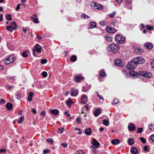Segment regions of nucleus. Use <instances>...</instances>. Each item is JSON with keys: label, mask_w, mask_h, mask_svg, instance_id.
<instances>
[{"label": "nucleus", "mask_w": 154, "mask_h": 154, "mask_svg": "<svg viewBox=\"0 0 154 154\" xmlns=\"http://www.w3.org/2000/svg\"><path fill=\"white\" fill-rule=\"evenodd\" d=\"M143 149L145 151H149L148 147L147 146H144Z\"/></svg>", "instance_id": "052dcab7"}, {"label": "nucleus", "mask_w": 154, "mask_h": 154, "mask_svg": "<svg viewBox=\"0 0 154 154\" xmlns=\"http://www.w3.org/2000/svg\"><path fill=\"white\" fill-rule=\"evenodd\" d=\"M77 57L75 56H72L70 58V60L72 62H74L76 60Z\"/></svg>", "instance_id": "72a5a7b5"}, {"label": "nucleus", "mask_w": 154, "mask_h": 154, "mask_svg": "<svg viewBox=\"0 0 154 154\" xmlns=\"http://www.w3.org/2000/svg\"><path fill=\"white\" fill-rule=\"evenodd\" d=\"M76 121L79 124H80L82 122L81 119L80 118H77L76 119Z\"/></svg>", "instance_id": "8fccbe9b"}, {"label": "nucleus", "mask_w": 154, "mask_h": 154, "mask_svg": "<svg viewBox=\"0 0 154 154\" xmlns=\"http://www.w3.org/2000/svg\"><path fill=\"white\" fill-rule=\"evenodd\" d=\"M42 75L44 77H46L47 75V72L45 71H44L42 73Z\"/></svg>", "instance_id": "de8ad7c7"}, {"label": "nucleus", "mask_w": 154, "mask_h": 154, "mask_svg": "<svg viewBox=\"0 0 154 154\" xmlns=\"http://www.w3.org/2000/svg\"><path fill=\"white\" fill-rule=\"evenodd\" d=\"M120 48V46L118 45L113 44L109 45L107 49L109 51H111L114 53L118 52Z\"/></svg>", "instance_id": "f257e3e1"}, {"label": "nucleus", "mask_w": 154, "mask_h": 154, "mask_svg": "<svg viewBox=\"0 0 154 154\" xmlns=\"http://www.w3.org/2000/svg\"><path fill=\"white\" fill-rule=\"evenodd\" d=\"M138 150L135 147H132L131 149V152L132 154H137Z\"/></svg>", "instance_id": "f3484780"}, {"label": "nucleus", "mask_w": 154, "mask_h": 154, "mask_svg": "<svg viewBox=\"0 0 154 154\" xmlns=\"http://www.w3.org/2000/svg\"><path fill=\"white\" fill-rule=\"evenodd\" d=\"M146 28L148 30H150L153 29V27L150 26H147Z\"/></svg>", "instance_id": "864d4df0"}, {"label": "nucleus", "mask_w": 154, "mask_h": 154, "mask_svg": "<svg viewBox=\"0 0 154 154\" xmlns=\"http://www.w3.org/2000/svg\"><path fill=\"white\" fill-rule=\"evenodd\" d=\"M50 112L53 115L56 116L58 115V110L54 109L53 110H51Z\"/></svg>", "instance_id": "a878e982"}, {"label": "nucleus", "mask_w": 154, "mask_h": 154, "mask_svg": "<svg viewBox=\"0 0 154 154\" xmlns=\"http://www.w3.org/2000/svg\"><path fill=\"white\" fill-rule=\"evenodd\" d=\"M16 59L15 57L13 55H11L4 60V62L6 64H8L15 61Z\"/></svg>", "instance_id": "20e7f679"}, {"label": "nucleus", "mask_w": 154, "mask_h": 154, "mask_svg": "<svg viewBox=\"0 0 154 154\" xmlns=\"http://www.w3.org/2000/svg\"><path fill=\"white\" fill-rule=\"evenodd\" d=\"M83 79V78L81 75H79L76 76L75 78V82H78L82 81Z\"/></svg>", "instance_id": "dca6fc26"}, {"label": "nucleus", "mask_w": 154, "mask_h": 154, "mask_svg": "<svg viewBox=\"0 0 154 154\" xmlns=\"http://www.w3.org/2000/svg\"><path fill=\"white\" fill-rule=\"evenodd\" d=\"M6 28L7 30L11 32H12L13 30H14L13 28L10 26H7Z\"/></svg>", "instance_id": "2f4dec72"}, {"label": "nucleus", "mask_w": 154, "mask_h": 154, "mask_svg": "<svg viewBox=\"0 0 154 154\" xmlns=\"http://www.w3.org/2000/svg\"><path fill=\"white\" fill-rule=\"evenodd\" d=\"M66 103L67 106L69 107L71 105L72 102L71 99L70 98H69L66 101Z\"/></svg>", "instance_id": "bb28decb"}, {"label": "nucleus", "mask_w": 154, "mask_h": 154, "mask_svg": "<svg viewBox=\"0 0 154 154\" xmlns=\"http://www.w3.org/2000/svg\"><path fill=\"white\" fill-rule=\"evenodd\" d=\"M140 139V140L142 143H145L146 142V139L143 137H140L139 138Z\"/></svg>", "instance_id": "79ce46f5"}, {"label": "nucleus", "mask_w": 154, "mask_h": 154, "mask_svg": "<svg viewBox=\"0 0 154 154\" xmlns=\"http://www.w3.org/2000/svg\"><path fill=\"white\" fill-rule=\"evenodd\" d=\"M144 46L149 50L151 49L153 47L152 45L149 42L146 43L144 44Z\"/></svg>", "instance_id": "ddd939ff"}, {"label": "nucleus", "mask_w": 154, "mask_h": 154, "mask_svg": "<svg viewBox=\"0 0 154 154\" xmlns=\"http://www.w3.org/2000/svg\"><path fill=\"white\" fill-rule=\"evenodd\" d=\"M120 143V140L118 139H115L112 141V143L113 145H117Z\"/></svg>", "instance_id": "6ab92c4d"}, {"label": "nucleus", "mask_w": 154, "mask_h": 154, "mask_svg": "<svg viewBox=\"0 0 154 154\" xmlns=\"http://www.w3.org/2000/svg\"><path fill=\"white\" fill-rule=\"evenodd\" d=\"M115 14H116V12H113L112 14H109V16L111 18L115 16Z\"/></svg>", "instance_id": "603ef678"}, {"label": "nucleus", "mask_w": 154, "mask_h": 154, "mask_svg": "<svg viewBox=\"0 0 154 154\" xmlns=\"http://www.w3.org/2000/svg\"><path fill=\"white\" fill-rule=\"evenodd\" d=\"M91 133V129L90 128H88L85 130V134L88 135H90Z\"/></svg>", "instance_id": "393cba45"}, {"label": "nucleus", "mask_w": 154, "mask_h": 154, "mask_svg": "<svg viewBox=\"0 0 154 154\" xmlns=\"http://www.w3.org/2000/svg\"><path fill=\"white\" fill-rule=\"evenodd\" d=\"M137 65L133 59L127 65V68L130 70H133L136 67Z\"/></svg>", "instance_id": "7ed1b4c3"}, {"label": "nucleus", "mask_w": 154, "mask_h": 154, "mask_svg": "<svg viewBox=\"0 0 154 154\" xmlns=\"http://www.w3.org/2000/svg\"><path fill=\"white\" fill-rule=\"evenodd\" d=\"M92 146H91V148H97L99 147L100 146L99 143L95 139H93V142L92 143Z\"/></svg>", "instance_id": "6e6552de"}, {"label": "nucleus", "mask_w": 154, "mask_h": 154, "mask_svg": "<svg viewBox=\"0 0 154 154\" xmlns=\"http://www.w3.org/2000/svg\"><path fill=\"white\" fill-rule=\"evenodd\" d=\"M128 128L129 130L130 131H134L136 129V128L135 125L132 123H130L128 126Z\"/></svg>", "instance_id": "9d476101"}, {"label": "nucleus", "mask_w": 154, "mask_h": 154, "mask_svg": "<svg viewBox=\"0 0 154 154\" xmlns=\"http://www.w3.org/2000/svg\"><path fill=\"white\" fill-rule=\"evenodd\" d=\"M149 127L150 130L152 131H154V124L150 125L149 126Z\"/></svg>", "instance_id": "37998d69"}, {"label": "nucleus", "mask_w": 154, "mask_h": 154, "mask_svg": "<svg viewBox=\"0 0 154 154\" xmlns=\"http://www.w3.org/2000/svg\"><path fill=\"white\" fill-rule=\"evenodd\" d=\"M91 5H93L94 8L95 9L99 10H102L103 9V6L100 4L97 3L96 2H92Z\"/></svg>", "instance_id": "423d86ee"}, {"label": "nucleus", "mask_w": 154, "mask_h": 154, "mask_svg": "<svg viewBox=\"0 0 154 154\" xmlns=\"http://www.w3.org/2000/svg\"><path fill=\"white\" fill-rule=\"evenodd\" d=\"M105 38L109 42H111L112 40V38L109 36H106Z\"/></svg>", "instance_id": "e433bc0d"}, {"label": "nucleus", "mask_w": 154, "mask_h": 154, "mask_svg": "<svg viewBox=\"0 0 154 154\" xmlns=\"http://www.w3.org/2000/svg\"><path fill=\"white\" fill-rule=\"evenodd\" d=\"M78 92V91L77 89H72L71 92V95L73 96L76 95Z\"/></svg>", "instance_id": "a211bd4d"}, {"label": "nucleus", "mask_w": 154, "mask_h": 154, "mask_svg": "<svg viewBox=\"0 0 154 154\" xmlns=\"http://www.w3.org/2000/svg\"><path fill=\"white\" fill-rule=\"evenodd\" d=\"M103 124L106 126H108L109 124V121L108 120L104 119L103 120Z\"/></svg>", "instance_id": "c85d7f7f"}, {"label": "nucleus", "mask_w": 154, "mask_h": 154, "mask_svg": "<svg viewBox=\"0 0 154 154\" xmlns=\"http://www.w3.org/2000/svg\"><path fill=\"white\" fill-rule=\"evenodd\" d=\"M127 4H130L131 2V0H125Z\"/></svg>", "instance_id": "338daca9"}, {"label": "nucleus", "mask_w": 154, "mask_h": 154, "mask_svg": "<svg viewBox=\"0 0 154 154\" xmlns=\"http://www.w3.org/2000/svg\"><path fill=\"white\" fill-rule=\"evenodd\" d=\"M150 139L153 142H154V135H152L150 136Z\"/></svg>", "instance_id": "4d7b16f0"}, {"label": "nucleus", "mask_w": 154, "mask_h": 154, "mask_svg": "<svg viewBox=\"0 0 154 154\" xmlns=\"http://www.w3.org/2000/svg\"><path fill=\"white\" fill-rule=\"evenodd\" d=\"M96 26V23L94 22H91L89 24V28L92 29L95 28Z\"/></svg>", "instance_id": "5701e85b"}, {"label": "nucleus", "mask_w": 154, "mask_h": 154, "mask_svg": "<svg viewBox=\"0 0 154 154\" xmlns=\"http://www.w3.org/2000/svg\"><path fill=\"white\" fill-rule=\"evenodd\" d=\"M22 55L23 57H26L28 56V52L25 51L22 53Z\"/></svg>", "instance_id": "473e14b6"}, {"label": "nucleus", "mask_w": 154, "mask_h": 154, "mask_svg": "<svg viewBox=\"0 0 154 154\" xmlns=\"http://www.w3.org/2000/svg\"><path fill=\"white\" fill-rule=\"evenodd\" d=\"M50 152V150H47V149H45L43 150V152L44 154H46L48 153H49Z\"/></svg>", "instance_id": "5fc2aeb1"}, {"label": "nucleus", "mask_w": 154, "mask_h": 154, "mask_svg": "<svg viewBox=\"0 0 154 154\" xmlns=\"http://www.w3.org/2000/svg\"><path fill=\"white\" fill-rule=\"evenodd\" d=\"M143 129L142 128H138L137 129V132L138 133H140L143 131Z\"/></svg>", "instance_id": "58836bf2"}, {"label": "nucleus", "mask_w": 154, "mask_h": 154, "mask_svg": "<svg viewBox=\"0 0 154 154\" xmlns=\"http://www.w3.org/2000/svg\"><path fill=\"white\" fill-rule=\"evenodd\" d=\"M116 65L118 66H122V63L119 60H116L115 61Z\"/></svg>", "instance_id": "aec40b11"}, {"label": "nucleus", "mask_w": 154, "mask_h": 154, "mask_svg": "<svg viewBox=\"0 0 154 154\" xmlns=\"http://www.w3.org/2000/svg\"><path fill=\"white\" fill-rule=\"evenodd\" d=\"M151 67L153 68H154V59H153L151 62Z\"/></svg>", "instance_id": "13d9d810"}, {"label": "nucleus", "mask_w": 154, "mask_h": 154, "mask_svg": "<svg viewBox=\"0 0 154 154\" xmlns=\"http://www.w3.org/2000/svg\"><path fill=\"white\" fill-rule=\"evenodd\" d=\"M6 88L8 89L9 90H10L11 89V88H13L14 87V86H10L9 85H6Z\"/></svg>", "instance_id": "6e6d98bb"}, {"label": "nucleus", "mask_w": 154, "mask_h": 154, "mask_svg": "<svg viewBox=\"0 0 154 154\" xmlns=\"http://www.w3.org/2000/svg\"><path fill=\"white\" fill-rule=\"evenodd\" d=\"M46 141L48 143H50L51 144H53V140L51 138H48L46 140Z\"/></svg>", "instance_id": "4c0bfd02"}, {"label": "nucleus", "mask_w": 154, "mask_h": 154, "mask_svg": "<svg viewBox=\"0 0 154 154\" xmlns=\"http://www.w3.org/2000/svg\"><path fill=\"white\" fill-rule=\"evenodd\" d=\"M81 102L83 103H85L88 101V99L86 95H83L81 99Z\"/></svg>", "instance_id": "f8f14e48"}, {"label": "nucleus", "mask_w": 154, "mask_h": 154, "mask_svg": "<svg viewBox=\"0 0 154 154\" xmlns=\"http://www.w3.org/2000/svg\"><path fill=\"white\" fill-rule=\"evenodd\" d=\"M31 18L33 20V21L34 22L36 23H38L39 21L37 18H34L33 17H31Z\"/></svg>", "instance_id": "f704fd0d"}, {"label": "nucleus", "mask_w": 154, "mask_h": 154, "mask_svg": "<svg viewBox=\"0 0 154 154\" xmlns=\"http://www.w3.org/2000/svg\"><path fill=\"white\" fill-rule=\"evenodd\" d=\"M21 4H18L17 5V7L15 9L17 11L20 8V5H21Z\"/></svg>", "instance_id": "0e129e2a"}, {"label": "nucleus", "mask_w": 154, "mask_h": 154, "mask_svg": "<svg viewBox=\"0 0 154 154\" xmlns=\"http://www.w3.org/2000/svg\"><path fill=\"white\" fill-rule=\"evenodd\" d=\"M61 144L64 148H66L67 146V144L66 142H64L63 143H61Z\"/></svg>", "instance_id": "09e8293b"}, {"label": "nucleus", "mask_w": 154, "mask_h": 154, "mask_svg": "<svg viewBox=\"0 0 154 154\" xmlns=\"http://www.w3.org/2000/svg\"><path fill=\"white\" fill-rule=\"evenodd\" d=\"M16 97L17 98L18 100H20L21 98V95L20 94H19L16 95Z\"/></svg>", "instance_id": "bf43d9fd"}, {"label": "nucleus", "mask_w": 154, "mask_h": 154, "mask_svg": "<svg viewBox=\"0 0 154 154\" xmlns=\"http://www.w3.org/2000/svg\"><path fill=\"white\" fill-rule=\"evenodd\" d=\"M106 30L107 32L110 33H114L116 32V30L114 28L111 27L109 26L106 27Z\"/></svg>", "instance_id": "1a4fd4ad"}, {"label": "nucleus", "mask_w": 154, "mask_h": 154, "mask_svg": "<svg viewBox=\"0 0 154 154\" xmlns=\"http://www.w3.org/2000/svg\"><path fill=\"white\" fill-rule=\"evenodd\" d=\"M47 62V60L46 59H43L41 60V62L43 64L46 63Z\"/></svg>", "instance_id": "a18cd8bd"}, {"label": "nucleus", "mask_w": 154, "mask_h": 154, "mask_svg": "<svg viewBox=\"0 0 154 154\" xmlns=\"http://www.w3.org/2000/svg\"><path fill=\"white\" fill-rule=\"evenodd\" d=\"M140 75L145 77L150 78L152 76V74L147 71H142L140 72Z\"/></svg>", "instance_id": "0eeeda50"}, {"label": "nucleus", "mask_w": 154, "mask_h": 154, "mask_svg": "<svg viewBox=\"0 0 154 154\" xmlns=\"http://www.w3.org/2000/svg\"><path fill=\"white\" fill-rule=\"evenodd\" d=\"M33 94V93L32 92L29 93L28 97V101H31L32 100V97Z\"/></svg>", "instance_id": "4be33fe9"}, {"label": "nucleus", "mask_w": 154, "mask_h": 154, "mask_svg": "<svg viewBox=\"0 0 154 154\" xmlns=\"http://www.w3.org/2000/svg\"><path fill=\"white\" fill-rule=\"evenodd\" d=\"M100 23L101 25H102V26H104L106 24L105 22L104 21L100 22Z\"/></svg>", "instance_id": "69168bd1"}, {"label": "nucleus", "mask_w": 154, "mask_h": 154, "mask_svg": "<svg viewBox=\"0 0 154 154\" xmlns=\"http://www.w3.org/2000/svg\"><path fill=\"white\" fill-rule=\"evenodd\" d=\"M101 112L100 109H97L95 112L94 113V115L96 117Z\"/></svg>", "instance_id": "b1692460"}, {"label": "nucleus", "mask_w": 154, "mask_h": 154, "mask_svg": "<svg viewBox=\"0 0 154 154\" xmlns=\"http://www.w3.org/2000/svg\"><path fill=\"white\" fill-rule=\"evenodd\" d=\"M134 62L137 65L138 64H141L145 62V60L142 57H137L133 59Z\"/></svg>", "instance_id": "39448f33"}, {"label": "nucleus", "mask_w": 154, "mask_h": 154, "mask_svg": "<svg viewBox=\"0 0 154 154\" xmlns=\"http://www.w3.org/2000/svg\"><path fill=\"white\" fill-rule=\"evenodd\" d=\"M6 19L9 21L12 20L11 15L10 14H8L6 16Z\"/></svg>", "instance_id": "c9c22d12"}, {"label": "nucleus", "mask_w": 154, "mask_h": 154, "mask_svg": "<svg viewBox=\"0 0 154 154\" xmlns=\"http://www.w3.org/2000/svg\"><path fill=\"white\" fill-rule=\"evenodd\" d=\"M133 48L134 49V52L136 54H139L141 53V49L140 47L135 48V47L134 46Z\"/></svg>", "instance_id": "2eb2a0df"}, {"label": "nucleus", "mask_w": 154, "mask_h": 154, "mask_svg": "<svg viewBox=\"0 0 154 154\" xmlns=\"http://www.w3.org/2000/svg\"><path fill=\"white\" fill-rule=\"evenodd\" d=\"M10 26L13 28L14 30H16L17 27V25L14 22H12L11 23Z\"/></svg>", "instance_id": "412c9836"}, {"label": "nucleus", "mask_w": 154, "mask_h": 154, "mask_svg": "<svg viewBox=\"0 0 154 154\" xmlns=\"http://www.w3.org/2000/svg\"><path fill=\"white\" fill-rule=\"evenodd\" d=\"M74 130L79 131V132L78 133L79 134H80L82 133V131L80 128H75Z\"/></svg>", "instance_id": "49530a36"}, {"label": "nucleus", "mask_w": 154, "mask_h": 154, "mask_svg": "<svg viewBox=\"0 0 154 154\" xmlns=\"http://www.w3.org/2000/svg\"><path fill=\"white\" fill-rule=\"evenodd\" d=\"M13 105L11 103H8L6 105V107L8 111H11L12 109Z\"/></svg>", "instance_id": "4468645a"}, {"label": "nucleus", "mask_w": 154, "mask_h": 154, "mask_svg": "<svg viewBox=\"0 0 154 154\" xmlns=\"http://www.w3.org/2000/svg\"><path fill=\"white\" fill-rule=\"evenodd\" d=\"M76 154H85V153L82 150H79L76 151Z\"/></svg>", "instance_id": "ea45409f"}, {"label": "nucleus", "mask_w": 154, "mask_h": 154, "mask_svg": "<svg viewBox=\"0 0 154 154\" xmlns=\"http://www.w3.org/2000/svg\"><path fill=\"white\" fill-rule=\"evenodd\" d=\"M81 17L83 18V19H88V18H89V17L85 15L84 14H82L81 15Z\"/></svg>", "instance_id": "a19ab883"}, {"label": "nucleus", "mask_w": 154, "mask_h": 154, "mask_svg": "<svg viewBox=\"0 0 154 154\" xmlns=\"http://www.w3.org/2000/svg\"><path fill=\"white\" fill-rule=\"evenodd\" d=\"M34 51H35L38 53L40 52L41 51V47L38 44L36 45L33 49Z\"/></svg>", "instance_id": "9b49d317"}, {"label": "nucleus", "mask_w": 154, "mask_h": 154, "mask_svg": "<svg viewBox=\"0 0 154 154\" xmlns=\"http://www.w3.org/2000/svg\"><path fill=\"white\" fill-rule=\"evenodd\" d=\"M115 40L116 42L122 44L125 41V38L120 35H117L115 37Z\"/></svg>", "instance_id": "f03ea898"}, {"label": "nucleus", "mask_w": 154, "mask_h": 154, "mask_svg": "<svg viewBox=\"0 0 154 154\" xmlns=\"http://www.w3.org/2000/svg\"><path fill=\"white\" fill-rule=\"evenodd\" d=\"M6 152V150L5 149H0V153H5Z\"/></svg>", "instance_id": "680f3d73"}, {"label": "nucleus", "mask_w": 154, "mask_h": 154, "mask_svg": "<svg viewBox=\"0 0 154 154\" xmlns=\"http://www.w3.org/2000/svg\"><path fill=\"white\" fill-rule=\"evenodd\" d=\"M64 113L65 114V115L66 116H67L68 117H69L70 116V115L69 114L68 112L66 111H65V112H64Z\"/></svg>", "instance_id": "774afa93"}, {"label": "nucleus", "mask_w": 154, "mask_h": 154, "mask_svg": "<svg viewBox=\"0 0 154 154\" xmlns=\"http://www.w3.org/2000/svg\"><path fill=\"white\" fill-rule=\"evenodd\" d=\"M128 142L129 145H132L134 143V140L132 138H130L128 140Z\"/></svg>", "instance_id": "cd10ccee"}, {"label": "nucleus", "mask_w": 154, "mask_h": 154, "mask_svg": "<svg viewBox=\"0 0 154 154\" xmlns=\"http://www.w3.org/2000/svg\"><path fill=\"white\" fill-rule=\"evenodd\" d=\"M24 119V116H21L19 118V119L17 121V123L18 124H20L22 123Z\"/></svg>", "instance_id": "7c9ffc66"}, {"label": "nucleus", "mask_w": 154, "mask_h": 154, "mask_svg": "<svg viewBox=\"0 0 154 154\" xmlns=\"http://www.w3.org/2000/svg\"><path fill=\"white\" fill-rule=\"evenodd\" d=\"M5 101L3 99H2L0 101V104H2L5 103Z\"/></svg>", "instance_id": "e2e57ef3"}, {"label": "nucleus", "mask_w": 154, "mask_h": 154, "mask_svg": "<svg viewBox=\"0 0 154 154\" xmlns=\"http://www.w3.org/2000/svg\"><path fill=\"white\" fill-rule=\"evenodd\" d=\"M119 103V100L117 99H115L114 100L112 104L113 105L116 104L118 103Z\"/></svg>", "instance_id": "c03bdc74"}, {"label": "nucleus", "mask_w": 154, "mask_h": 154, "mask_svg": "<svg viewBox=\"0 0 154 154\" xmlns=\"http://www.w3.org/2000/svg\"><path fill=\"white\" fill-rule=\"evenodd\" d=\"M58 130L59 131L60 133V134H62L64 130V128H59Z\"/></svg>", "instance_id": "3c124183"}, {"label": "nucleus", "mask_w": 154, "mask_h": 154, "mask_svg": "<svg viewBox=\"0 0 154 154\" xmlns=\"http://www.w3.org/2000/svg\"><path fill=\"white\" fill-rule=\"evenodd\" d=\"M100 77L103 78L106 76V74L105 72L101 71L100 73Z\"/></svg>", "instance_id": "c756f323"}]
</instances>
